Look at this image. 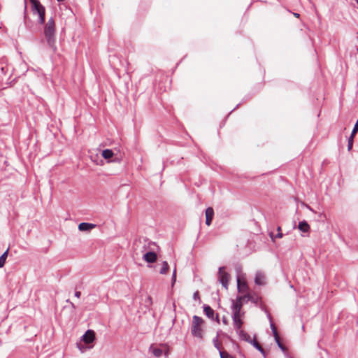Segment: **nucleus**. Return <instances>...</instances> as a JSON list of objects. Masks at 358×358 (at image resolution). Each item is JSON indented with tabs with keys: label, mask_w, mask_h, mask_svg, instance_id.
<instances>
[{
	"label": "nucleus",
	"mask_w": 358,
	"mask_h": 358,
	"mask_svg": "<svg viewBox=\"0 0 358 358\" xmlns=\"http://www.w3.org/2000/svg\"><path fill=\"white\" fill-rule=\"evenodd\" d=\"M43 34L48 46L55 52L57 50L55 23L52 17H50L45 24Z\"/></svg>",
	"instance_id": "f257e3e1"
},
{
	"label": "nucleus",
	"mask_w": 358,
	"mask_h": 358,
	"mask_svg": "<svg viewBox=\"0 0 358 358\" xmlns=\"http://www.w3.org/2000/svg\"><path fill=\"white\" fill-rule=\"evenodd\" d=\"M204 323V320L199 316L194 315L192 317V322L191 324V334L192 335L200 340L203 338V329L202 326Z\"/></svg>",
	"instance_id": "f03ea898"
},
{
	"label": "nucleus",
	"mask_w": 358,
	"mask_h": 358,
	"mask_svg": "<svg viewBox=\"0 0 358 358\" xmlns=\"http://www.w3.org/2000/svg\"><path fill=\"white\" fill-rule=\"evenodd\" d=\"M32 3L34 13L38 15V22L41 24L45 22V9L38 0H30Z\"/></svg>",
	"instance_id": "7ed1b4c3"
},
{
	"label": "nucleus",
	"mask_w": 358,
	"mask_h": 358,
	"mask_svg": "<svg viewBox=\"0 0 358 358\" xmlns=\"http://www.w3.org/2000/svg\"><path fill=\"white\" fill-rule=\"evenodd\" d=\"M225 267L221 266L218 269V280L222 284V287L226 289H228L229 274L224 271Z\"/></svg>",
	"instance_id": "20e7f679"
},
{
	"label": "nucleus",
	"mask_w": 358,
	"mask_h": 358,
	"mask_svg": "<svg viewBox=\"0 0 358 358\" xmlns=\"http://www.w3.org/2000/svg\"><path fill=\"white\" fill-rule=\"evenodd\" d=\"M242 300H243V296H237L235 301H232V315H241V309L243 307V302Z\"/></svg>",
	"instance_id": "39448f33"
},
{
	"label": "nucleus",
	"mask_w": 358,
	"mask_h": 358,
	"mask_svg": "<svg viewBox=\"0 0 358 358\" xmlns=\"http://www.w3.org/2000/svg\"><path fill=\"white\" fill-rule=\"evenodd\" d=\"M94 340L95 332L92 329H88L81 337V341L87 345H90Z\"/></svg>",
	"instance_id": "423d86ee"
},
{
	"label": "nucleus",
	"mask_w": 358,
	"mask_h": 358,
	"mask_svg": "<svg viewBox=\"0 0 358 358\" xmlns=\"http://www.w3.org/2000/svg\"><path fill=\"white\" fill-rule=\"evenodd\" d=\"M243 300H245V298H248V301H250L252 303H253L256 306H257L262 300L261 297L255 293H253V294L248 293V294L243 295Z\"/></svg>",
	"instance_id": "0eeeda50"
},
{
	"label": "nucleus",
	"mask_w": 358,
	"mask_h": 358,
	"mask_svg": "<svg viewBox=\"0 0 358 358\" xmlns=\"http://www.w3.org/2000/svg\"><path fill=\"white\" fill-rule=\"evenodd\" d=\"M255 282L257 285H266V276L262 271H257L255 274Z\"/></svg>",
	"instance_id": "6e6552de"
},
{
	"label": "nucleus",
	"mask_w": 358,
	"mask_h": 358,
	"mask_svg": "<svg viewBox=\"0 0 358 358\" xmlns=\"http://www.w3.org/2000/svg\"><path fill=\"white\" fill-rule=\"evenodd\" d=\"M143 258L148 263H154L156 262L157 256L155 252L150 251L144 254Z\"/></svg>",
	"instance_id": "1a4fd4ad"
},
{
	"label": "nucleus",
	"mask_w": 358,
	"mask_h": 358,
	"mask_svg": "<svg viewBox=\"0 0 358 358\" xmlns=\"http://www.w3.org/2000/svg\"><path fill=\"white\" fill-rule=\"evenodd\" d=\"M213 216H214V210H213V208L209 207V208H206V225H208V226L210 225V224L212 222V220L213 218Z\"/></svg>",
	"instance_id": "9d476101"
},
{
	"label": "nucleus",
	"mask_w": 358,
	"mask_h": 358,
	"mask_svg": "<svg viewBox=\"0 0 358 358\" xmlns=\"http://www.w3.org/2000/svg\"><path fill=\"white\" fill-rule=\"evenodd\" d=\"M95 227V224L88 222H81L78 225V229L81 231H90Z\"/></svg>",
	"instance_id": "9b49d317"
},
{
	"label": "nucleus",
	"mask_w": 358,
	"mask_h": 358,
	"mask_svg": "<svg viewBox=\"0 0 358 358\" xmlns=\"http://www.w3.org/2000/svg\"><path fill=\"white\" fill-rule=\"evenodd\" d=\"M203 312L205 315L210 319L214 320L215 311L214 310L208 305L204 304L203 306Z\"/></svg>",
	"instance_id": "f8f14e48"
},
{
	"label": "nucleus",
	"mask_w": 358,
	"mask_h": 358,
	"mask_svg": "<svg viewBox=\"0 0 358 358\" xmlns=\"http://www.w3.org/2000/svg\"><path fill=\"white\" fill-rule=\"evenodd\" d=\"M241 315H236V316L232 315L234 326L235 329H236V331H240V329L242 327V324H243V322L241 319Z\"/></svg>",
	"instance_id": "ddd939ff"
},
{
	"label": "nucleus",
	"mask_w": 358,
	"mask_h": 358,
	"mask_svg": "<svg viewBox=\"0 0 358 358\" xmlns=\"http://www.w3.org/2000/svg\"><path fill=\"white\" fill-rule=\"evenodd\" d=\"M298 228L300 231H301L303 232H308L310 229V226L306 221L303 220V221L299 222Z\"/></svg>",
	"instance_id": "4468645a"
},
{
	"label": "nucleus",
	"mask_w": 358,
	"mask_h": 358,
	"mask_svg": "<svg viewBox=\"0 0 358 358\" xmlns=\"http://www.w3.org/2000/svg\"><path fill=\"white\" fill-rule=\"evenodd\" d=\"M238 334L242 340L245 341L248 343H252V341H251L250 336L248 333L245 332L243 330H240Z\"/></svg>",
	"instance_id": "2eb2a0df"
},
{
	"label": "nucleus",
	"mask_w": 358,
	"mask_h": 358,
	"mask_svg": "<svg viewBox=\"0 0 358 358\" xmlns=\"http://www.w3.org/2000/svg\"><path fill=\"white\" fill-rule=\"evenodd\" d=\"M114 153L110 149H106L102 151V157L106 159H109L113 156Z\"/></svg>",
	"instance_id": "dca6fc26"
},
{
	"label": "nucleus",
	"mask_w": 358,
	"mask_h": 358,
	"mask_svg": "<svg viewBox=\"0 0 358 358\" xmlns=\"http://www.w3.org/2000/svg\"><path fill=\"white\" fill-rule=\"evenodd\" d=\"M77 347L81 352H85L86 350H90L92 348V345H89L85 343H78Z\"/></svg>",
	"instance_id": "f3484780"
},
{
	"label": "nucleus",
	"mask_w": 358,
	"mask_h": 358,
	"mask_svg": "<svg viewBox=\"0 0 358 358\" xmlns=\"http://www.w3.org/2000/svg\"><path fill=\"white\" fill-rule=\"evenodd\" d=\"M250 343L265 357V350L257 341L253 340Z\"/></svg>",
	"instance_id": "a211bd4d"
},
{
	"label": "nucleus",
	"mask_w": 358,
	"mask_h": 358,
	"mask_svg": "<svg viewBox=\"0 0 358 358\" xmlns=\"http://www.w3.org/2000/svg\"><path fill=\"white\" fill-rule=\"evenodd\" d=\"M150 350L152 352V354L156 357H159L162 355L163 354V351L162 349L160 348H152V346H151L150 348Z\"/></svg>",
	"instance_id": "6ab92c4d"
},
{
	"label": "nucleus",
	"mask_w": 358,
	"mask_h": 358,
	"mask_svg": "<svg viewBox=\"0 0 358 358\" xmlns=\"http://www.w3.org/2000/svg\"><path fill=\"white\" fill-rule=\"evenodd\" d=\"M267 317L270 322V327L273 333V335L278 334V330L275 324L273 323L271 315L269 313H267Z\"/></svg>",
	"instance_id": "aec40b11"
},
{
	"label": "nucleus",
	"mask_w": 358,
	"mask_h": 358,
	"mask_svg": "<svg viewBox=\"0 0 358 358\" xmlns=\"http://www.w3.org/2000/svg\"><path fill=\"white\" fill-rule=\"evenodd\" d=\"M8 254V249H7L1 256H0V268H2L5 263L6 258Z\"/></svg>",
	"instance_id": "412c9836"
},
{
	"label": "nucleus",
	"mask_w": 358,
	"mask_h": 358,
	"mask_svg": "<svg viewBox=\"0 0 358 358\" xmlns=\"http://www.w3.org/2000/svg\"><path fill=\"white\" fill-rule=\"evenodd\" d=\"M169 269V266L166 261H164L162 263V266L161 269L159 270L160 274H166Z\"/></svg>",
	"instance_id": "4be33fe9"
},
{
	"label": "nucleus",
	"mask_w": 358,
	"mask_h": 358,
	"mask_svg": "<svg viewBox=\"0 0 358 358\" xmlns=\"http://www.w3.org/2000/svg\"><path fill=\"white\" fill-rule=\"evenodd\" d=\"M354 137H355V136H352V134H351V135L348 138V151H350L352 148L353 143H354Z\"/></svg>",
	"instance_id": "5701e85b"
},
{
	"label": "nucleus",
	"mask_w": 358,
	"mask_h": 358,
	"mask_svg": "<svg viewBox=\"0 0 358 358\" xmlns=\"http://www.w3.org/2000/svg\"><path fill=\"white\" fill-rule=\"evenodd\" d=\"M237 287L238 292H241L243 289L248 288L247 284L245 282H243V284L241 285L239 278H237Z\"/></svg>",
	"instance_id": "b1692460"
},
{
	"label": "nucleus",
	"mask_w": 358,
	"mask_h": 358,
	"mask_svg": "<svg viewBox=\"0 0 358 358\" xmlns=\"http://www.w3.org/2000/svg\"><path fill=\"white\" fill-rule=\"evenodd\" d=\"M220 358H235L226 351L220 350Z\"/></svg>",
	"instance_id": "393cba45"
},
{
	"label": "nucleus",
	"mask_w": 358,
	"mask_h": 358,
	"mask_svg": "<svg viewBox=\"0 0 358 358\" xmlns=\"http://www.w3.org/2000/svg\"><path fill=\"white\" fill-rule=\"evenodd\" d=\"M213 345H214V347L218 350L219 351L221 350L220 349V345H219V343H218V336H216L213 339Z\"/></svg>",
	"instance_id": "a878e982"
},
{
	"label": "nucleus",
	"mask_w": 358,
	"mask_h": 358,
	"mask_svg": "<svg viewBox=\"0 0 358 358\" xmlns=\"http://www.w3.org/2000/svg\"><path fill=\"white\" fill-rule=\"evenodd\" d=\"M357 132H358V118H357V122H355V124L354 125V127L352 129L351 134H352V136H355Z\"/></svg>",
	"instance_id": "bb28decb"
},
{
	"label": "nucleus",
	"mask_w": 358,
	"mask_h": 358,
	"mask_svg": "<svg viewBox=\"0 0 358 358\" xmlns=\"http://www.w3.org/2000/svg\"><path fill=\"white\" fill-rule=\"evenodd\" d=\"M176 269L174 268L173 272V275H172V278H171L172 285H174V283L176 282Z\"/></svg>",
	"instance_id": "cd10ccee"
},
{
	"label": "nucleus",
	"mask_w": 358,
	"mask_h": 358,
	"mask_svg": "<svg viewBox=\"0 0 358 358\" xmlns=\"http://www.w3.org/2000/svg\"><path fill=\"white\" fill-rule=\"evenodd\" d=\"M278 346L279 347V348L282 351V352H285L286 351V348L285 347V345L280 342L279 343L277 344Z\"/></svg>",
	"instance_id": "c85d7f7f"
},
{
	"label": "nucleus",
	"mask_w": 358,
	"mask_h": 358,
	"mask_svg": "<svg viewBox=\"0 0 358 358\" xmlns=\"http://www.w3.org/2000/svg\"><path fill=\"white\" fill-rule=\"evenodd\" d=\"M193 299L194 300H197V299H199V293L198 291L195 292L193 294Z\"/></svg>",
	"instance_id": "c756f323"
},
{
	"label": "nucleus",
	"mask_w": 358,
	"mask_h": 358,
	"mask_svg": "<svg viewBox=\"0 0 358 358\" xmlns=\"http://www.w3.org/2000/svg\"><path fill=\"white\" fill-rule=\"evenodd\" d=\"M273 336H274V338H275V341L276 342L277 344L280 343V337H279L278 334H275V335H273Z\"/></svg>",
	"instance_id": "7c9ffc66"
},
{
	"label": "nucleus",
	"mask_w": 358,
	"mask_h": 358,
	"mask_svg": "<svg viewBox=\"0 0 358 358\" xmlns=\"http://www.w3.org/2000/svg\"><path fill=\"white\" fill-rule=\"evenodd\" d=\"M66 302H67V303H69L71 304V307H72V308H73V309H76V306H75V305H74V303H72L69 299H67V300H66Z\"/></svg>",
	"instance_id": "2f4dec72"
},
{
	"label": "nucleus",
	"mask_w": 358,
	"mask_h": 358,
	"mask_svg": "<svg viewBox=\"0 0 358 358\" xmlns=\"http://www.w3.org/2000/svg\"><path fill=\"white\" fill-rule=\"evenodd\" d=\"M81 296V292L80 291H76L75 292V296L77 298H80Z\"/></svg>",
	"instance_id": "473e14b6"
},
{
	"label": "nucleus",
	"mask_w": 358,
	"mask_h": 358,
	"mask_svg": "<svg viewBox=\"0 0 358 358\" xmlns=\"http://www.w3.org/2000/svg\"><path fill=\"white\" fill-rule=\"evenodd\" d=\"M283 236V234L281 232H278V234L275 235V238H282Z\"/></svg>",
	"instance_id": "72a5a7b5"
},
{
	"label": "nucleus",
	"mask_w": 358,
	"mask_h": 358,
	"mask_svg": "<svg viewBox=\"0 0 358 358\" xmlns=\"http://www.w3.org/2000/svg\"><path fill=\"white\" fill-rule=\"evenodd\" d=\"M249 301H248V298H245V300H242L243 303H248Z\"/></svg>",
	"instance_id": "f704fd0d"
},
{
	"label": "nucleus",
	"mask_w": 358,
	"mask_h": 358,
	"mask_svg": "<svg viewBox=\"0 0 358 358\" xmlns=\"http://www.w3.org/2000/svg\"><path fill=\"white\" fill-rule=\"evenodd\" d=\"M294 15L296 17H299L300 15L297 13H294Z\"/></svg>",
	"instance_id": "c9c22d12"
},
{
	"label": "nucleus",
	"mask_w": 358,
	"mask_h": 358,
	"mask_svg": "<svg viewBox=\"0 0 358 358\" xmlns=\"http://www.w3.org/2000/svg\"><path fill=\"white\" fill-rule=\"evenodd\" d=\"M215 319L217 322H219V316L218 315H216Z\"/></svg>",
	"instance_id": "e433bc0d"
},
{
	"label": "nucleus",
	"mask_w": 358,
	"mask_h": 358,
	"mask_svg": "<svg viewBox=\"0 0 358 358\" xmlns=\"http://www.w3.org/2000/svg\"><path fill=\"white\" fill-rule=\"evenodd\" d=\"M223 322L225 323V324L227 323V320H226V319L224 317L223 318Z\"/></svg>",
	"instance_id": "4c0bfd02"
},
{
	"label": "nucleus",
	"mask_w": 358,
	"mask_h": 358,
	"mask_svg": "<svg viewBox=\"0 0 358 358\" xmlns=\"http://www.w3.org/2000/svg\"><path fill=\"white\" fill-rule=\"evenodd\" d=\"M280 229H280V227H278V232H280Z\"/></svg>",
	"instance_id": "58836bf2"
},
{
	"label": "nucleus",
	"mask_w": 358,
	"mask_h": 358,
	"mask_svg": "<svg viewBox=\"0 0 358 358\" xmlns=\"http://www.w3.org/2000/svg\"><path fill=\"white\" fill-rule=\"evenodd\" d=\"M238 106H239V104L236 105V106L235 107V108H234V110H235L236 108H237Z\"/></svg>",
	"instance_id": "ea45409f"
},
{
	"label": "nucleus",
	"mask_w": 358,
	"mask_h": 358,
	"mask_svg": "<svg viewBox=\"0 0 358 358\" xmlns=\"http://www.w3.org/2000/svg\"><path fill=\"white\" fill-rule=\"evenodd\" d=\"M270 236H271V237L272 238H273V234H270Z\"/></svg>",
	"instance_id": "a19ab883"
},
{
	"label": "nucleus",
	"mask_w": 358,
	"mask_h": 358,
	"mask_svg": "<svg viewBox=\"0 0 358 358\" xmlns=\"http://www.w3.org/2000/svg\"><path fill=\"white\" fill-rule=\"evenodd\" d=\"M357 52H358V48H357Z\"/></svg>",
	"instance_id": "79ce46f5"
}]
</instances>
